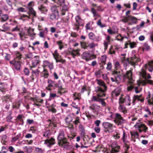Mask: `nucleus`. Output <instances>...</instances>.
Instances as JSON below:
<instances>
[{"mask_svg": "<svg viewBox=\"0 0 153 153\" xmlns=\"http://www.w3.org/2000/svg\"><path fill=\"white\" fill-rule=\"evenodd\" d=\"M145 69H147L149 71L152 72L153 70V61L152 60L149 61L147 63L144 65V67L142 69L140 74L142 76L146 79L144 80L138 81L137 83L139 85H140L143 86L145 85L147 83L150 84H152V81L146 79H150L151 76L149 74H146Z\"/></svg>", "mask_w": 153, "mask_h": 153, "instance_id": "obj_1", "label": "nucleus"}, {"mask_svg": "<svg viewBox=\"0 0 153 153\" xmlns=\"http://www.w3.org/2000/svg\"><path fill=\"white\" fill-rule=\"evenodd\" d=\"M102 88L99 87H97L96 88L95 91L97 93V96H94L92 97L91 101L92 102H99L102 100L100 97H103L105 96V94L103 93Z\"/></svg>", "mask_w": 153, "mask_h": 153, "instance_id": "obj_2", "label": "nucleus"}, {"mask_svg": "<svg viewBox=\"0 0 153 153\" xmlns=\"http://www.w3.org/2000/svg\"><path fill=\"white\" fill-rule=\"evenodd\" d=\"M114 122L118 126L122 125L126 122V120L121 116V115L118 113L114 114Z\"/></svg>", "mask_w": 153, "mask_h": 153, "instance_id": "obj_3", "label": "nucleus"}, {"mask_svg": "<svg viewBox=\"0 0 153 153\" xmlns=\"http://www.w3.org/2000/svg\"><path fill=\"white\" fill-rule=\"evenodd\" d=\"M112 74L114 76L111 77V81L115 82L117 84L119 83L122 78V75L119 74L118 72L115 71L112 72Z\"/></svg>", "mask_w": 153, "mask_h": 153, "instance_id": "obj_4", "label": "nucleus"}, {"mask_svg": "<svg viewBox=\"0 0 153 153\" xmlns=\"http://www.w3.org/2000/svg\"><path fill=\"white\" fill-rule=\"evenodd\" d=\"M123 78L124 80L128 79V83L131 84H133L134 81V80L133 79L132 76V70H131L127 71L126 73L123 75Z\"/></svg>", "mask_w": 153, "mask_h": 153, "instance_id": "obj_5", "label": "nucleus"}, {"mask_svg": "<svg viewBox=\"0 0 153 153\" xmlns=\"http://www.w3.org/2000/svg\"><path fill=\"white\" fill-rule=\"evenodd\" d=\"M134 127L140 132H141L142 131L146 132L148 129V127L146 125L140 122L137 123Z\"/></svg>", "mask_w": 153, "mask_h": 153, "instance_id": "obj_6", "label": "nucleus"}, {"mask_svg": "<svg viewBox=\"0 0 153 153\" xmlns=\"http://www.w3.org/2000/svg\"><path fill=\"white\" fill-rule=\"evenodd\" d=\"M40 71L38 69L32 70L31 72V75L29 79L30 82H33L35 79L37 80L39 76Z\"/></svg>", "mask_w": 153, "mask_h": 153, "instance_id": "obj_7", "label": "nucleus"}, {"mask_svg": "<svg viewBox=\"0 0 153 153\" xmlns=\"http://www.w3.org/2000/svg\"><path fill=\"white\" fill-rule=\"evenodd\" d=\"M28 13L29 16H27L25 14H22L21 16L20 19H22V18H27L28 19H30V16H32L33 18H36L37 17L36 13L34 10L33 8L28 9Z\"/></svg>", "mask_w": 153, "mask_h": 153, "instance_id": "obj_8", "label": "nucleus"}, {"mask_svg": "<svg viewBox=\"0 0 153 153\" xmlns=\"http://www.w3.org/2000/svg\"><path fill=\"white\" fill-rule=\"evenodd\" d=\"M102 126L104 128L107 130V131L110 132H111L113 131V127L115 126L113 124L107 122H104L102 123Z\"/></svg>", "mask_w": 153, "mask_h": 153, "instance_id": "obj_9", "label": "nucleus"}, {"mask_svg": "<svg viewBox=\"0 0 153 153\" xmlns=\"http://www.w3.org/2000/svg\"><path fill=\"white\" fill-rule=\"evenodd\" d=\"M58 144L61 145V143L62 141L66 140L65 137V134L64 132L62 130H60L58 134Z\"/></svg>", "mask_w": 153, "mask_h": 153, "instance_id": "obj_10", "label": "nucleus"}, {"mask_svg": "<svg viewBox=\"0 0 153 153\" xmlns=\"http://www.w3.org/2000/svg\"><path fill=\"white\" fill-rule=\"evenodd\" d=\"M112 149L111 153H115L119 151L120 146L117 145L115 142H113L111 145Z\"/></svg>", "mask_w": 153, "mask_h": 153, "instance_id": "obj_11", "label": "nucleus"}, {"mask_svg": "<svg viewBox=\"0 0 153 153\" xmlns=\"http://www.w3.org/2000/svg\"><path fill=\"white\" fill-rule=\"evenodd\" d=\"M80 51V49L78 48L76 50L72 49L71 50L69 51V54L72 56L73 58H74L76 56H78L80 55L79 52Z\"/></svg>", "mask_w": 153, "mask_h": 153, "instance_id": "obj_12", "label": "nucleus"}, {"mask_svg": "<svg viewBox=\"0 0 153 153\" xmlns=\"http://www.w3.org/2000/svg\"><path fill=\"white\" fill-rule=\"evenodd\" d=\"M10 63L14 65L16 70H20L21 67V64L19 61L14 59L13 61H10Z\"/></svg>", "mask_w": 153, "mask_h": 153, "instance_id": "obj_13", "label": "nucleus"}, {"mask_svg": "<svg viewBox=\"0 0 153 153\" xmlns=\"http://www.w3.org/2000/svg\"><path fill=\"white\" fill-rule=\"evenodd\" d=\"M48 67L50 71L52 70L53 68V63H51L47 60L44 61L43 62V67L44 69L46 67Z\"/></svg>", "mask_w": 153, "mask_h": 153, "instance_id": "obj_14", "label": "nucleus"}, {"mask_svg": "<svg viewBox=\"0 0 153 153\" xmlns=\"http://www.w3.org/2000/svg\"><path fill=\"white\" fill-rule=\"evenodd\" d=\"M96 81L97 82V84L100 86H102L103 88V89H102L103 90V93H104V92L107 90V87L105 83L101 80L97 79Z\"/></svg>", "mask_w": 153, "mask_h": 153, "instance_id": "obj_15", "label": "nucleus"}, {"mask_svg": "<svg viewBox=\"0 0 153 153\" xmlns=\"http://www.w3.org/2000/svg\"><path fill=\"white\" fill-rule=\"evenodd\" d=\"M40 62L39 58V56H35L33 59L32 60L33 66H30V68L34 67L36 66Z\"/></svg>", "mask_w": 153, "mask_h": 153, "instance_id": "obj_16", "label": "nucleus"}, {"mask_svg": "<svg viewBox=\"0 0 153 153\" xmlns=\"http://www.w3.org/2000/svg\"><path fill=\"white\" fill-rule=\"evenodd\" d=\"M34 29L30 27H29L27 29V33L33 39L34 38L36 35V33L34 32Z\"/></svg>", "mask_w": 153, "mask_h": 153, "instance_id": "obj_17", "label": "nucleus"}, {"mask_svg": "<svg viewBox=\"0 0 153 153\" xmlns=\"http://www.w3.org/2000/svg\"><path fill=\"white\" fill-rule=\"evenodd\" d=\"M136 100H137L139 101L142 102L143 101L144 98L142 97L141 95L139 96L137 95H134L133 97L132 100V103L133 105L134 104V102Z\"/></svg>", "mask_w": 153, "mask_h": 153, "instance_id": "obj_18", "label": "nucleus"}, {"mask_svg": "<svg viewBox=\"0 0 153 153\" xmlns=\"http://www.w3.org/2000/svg\"><path fill=\"white\" fill-rule=\"evenodd\" d=\"M118 109L119 111L124 114L127 113V110L126 106L122 104H120L118 107Z\"/></svg>", "mask_w": 153, "mask_h": 153, "instance_id": "obj_19", "label": "nucleus"}, {"mask_svg": "<svg viewBox=\"0 0 153 153\" xmlns=\"http://www.w3.org/2000/svg\"><path fill=\"white\" fill-rule=\"evenodd\" d=\"M55 143V140L53 138H51L49 139L46 140L45 141V144H47L48 146L53 145Z\"/></svg>", "mask_w": 153, "mask_h": 153, "instance_id": "obj_20", "label": "nucleus"}, {"mask_svg": "<svg viewBox=\"0 0 153 153\" xmlns=\"http://www.w3.org/2000/svg\"><path fill=\"white\" fill-rule=\"evenodd\" d=\"M38 9L41 11V13L45 14H46L48 11L46 7L43 4H41L39 6Z\"/></svg>", "mask_w": 153, "mask_h": 153, "instance_id": "obj_21", "label": "nucleus"}, {"mask_svg": "<svg viewBox=\"0 0 153 153\" xmlns=\"http://www.w3.org/2000/svg\"><path fill=\"white\" fill-rule=\"evenodd\" d=\"M90 108L93 111L97 112L100 110V106L96 104H92L90 106Z\"/></svg>", "mask_w": 153, "mask_h": 153, "instance_id": "obj_22", "label": "nucleus"}, {"mask_svg": "<svg viewBox=\"0 0 153 153\" xmlns=\"http://www.w3.org/2000/svg\"><path fill=\"white\" fill-rule=\"evenodd\" d=\"M148 94V97H146L148 102L149 105H153V95H151L150 92Z\"/></svg>", "mask_w": 153, "mask_h": 153, "instance_id": "obj_23", "label": "nucleus"}, {"mask_svg": "<svg viewBox=\"0 0 153 153\" xmlns=\"http://www.w3.org/2000/svg\"><path fill=\"white\" fill-rule=\"evenodd\" d=\"M121 90L120 88H117L112 91V95L113 97H117L120 95Z\"/></svg>", "mask_w": 153, "mask_h": 153, "instance_id": "obj_24", "label": "nucleus"}, {"mask_svg": "<svg viewBox=\"0 0 153 153\" xmlns=\"http://www.w3.org/2000/svg\"><path fill=\"white\" fill-rule=\"evenodd\" d=\"M61 145L58 144L59 146H63V147L65 149H68L69 146V143L67 141V140H65L62 141L61 143Z\"/></svg>", "mask_w": 153, "mask_h": 153, "instance_id": "obj_25", "label": "nucleus"}, {"mask_svg": "<svg viewBox=\"0 0 153 153\" xmlns=\"http://www.w3.org/2000/svg\"><path fill=\"white\" fill-rule=\"evenodd\" d=\"M131 135V139L134 141V142L135 141V140L133 139L134 138H137L138 137V134L137 132L135 131H133L130 132Z\"/></svg>", "mask_w": 153, "mask_h": 153, "instance_id": "obj_26", "label": "nucleus"}, {"mask_svg": "<svg viewBox=\"0 0 153 153\" xmlns=\"http://www.w3.org/2000/svg\"><path fill=\"white\" fill-rule=\"evenodd\" d=\"M79 129L80 131V135L81 136L84 137L85 134V130L83 126L82 125H79Z\"/></svg>", "mask_w": 153, "mask_h": 153, "instance_id": "obj_27", "label": "nucleus"}, {"mask_svg": "<svg viewBox=\"0 0 153 153\" xmlns=\"http://www.w3.org/2000/svg\"><path fill=\"white\" fill-rule=\"evenodd\" d=\"M42 76L44 77L45 78H47L49 75L48 70L45 69H44L42 72Z\"/></svg>", "mask_w": 153, "mask_h": 153, "instance_id": "obj_28", "label": "nucleus"}, {"mask_svg": "<svg viewBox=\"0 0 153 153\" xmlns=\"http://www.w3.org/2000/svg\"><path fill=\"white\" fill-rule=\"evenodd\" d=\"M138 61V59L134 55L131 58L130 62L132 65H134L136 62Z\"/></svg>", "mask_w": 153, "mask_h": 153, "instance_id": "obj_29", "label": "nucleus"}, {"mask_svg": "<svg viewBox=\"0 0 153 153\" xmlns=\"http://www.w3.org/2000/svg\"><path fill=\"white\" fill-rule=\"evenodd\" d=\"M56 105L54 104L51 105L48 108V111H51L53 113H56V110L54 108Z\"/></svg>", "mask_w": 153, "mask_h": 153, "instance_id": "obj_30", "label": "nucleus"}, {"mask_svg": "<svg viewBox=\"0 0 153 153\" xmlns=\"http://www.w3.org/2000/svg\"><path fill=\"white\" fill-rule=\"evenodd\" d=\"M31 99L34 102H39L40 103H42L44 101V100L43 99L37 98H32Z\"/></svg>", "mask_w": 153, "mask_h": 153, "instance_id": "obj_31", "label": "nucleus"}, {"mask_svg": "<svg viewBox=\"0 0 153 153\" xmlns=\"http://www.w3.org/2000/svg\"><path fill=\"white\" fill-rule=\"evenodd\" d=\"M83 57L85 58V59L87 60H89L91 59L90 57L91 55L88 53H83Z\"/></svg>", "mask_w": 153, "mask_h": 153, "instance_id": "obj_32", "label": "nucleus"}, {"mask_svg": "<svg viewBox=\"0 0 153 153\" xmlns=\"http://www.w3.org/2000/svg\"><path fill=\"white\" fill-rule=\"evenodd\" d=\"M97 46V44H96L93 42L90 43H88L87 46L88 48L91 49L95 48L96 46Z\"/></svg>", "mask_w": 153, "mask_h": 153, "instance_id": "obj_33", "label": "nucleus"}, {"mask_svg": "<svg viewBox=\"0 0 153 153\" xmlns=\"http://www.w3.org/2000/svg\"><path fill=\"white\" fill-rule=\"evenodd\" d=\"M51 10L53 13L56 14V15H58V11L57 10V7L56 6H53L51 7Z\"/></svg>", "mask_w": 153, "mask_h": 153, "instance_id": "obj_34", "label": "nucleus"}, {"mask_svg": "<svg viewBox=\"0 0 153 153\" xmlns=\"http://www.w3.org/2000/svg\"><path fill=\"white\" fill-rule=\"evenodd\" d=\"M125 100L126 105H131V99L129 96L127 95L125 97Z\"/></svg>", "mask_w": 153, "mask_h": 153, "instance_id": "obj_35", "label": "nucleus"}, {"mask_svg": "<svg viewBox=\"0 0 153 153\" xmlns=\"http://www.w3.org/2000/svg\"><path fill=\"white\" fill-rule=\"evenodd\" d=\"M73 120V118L70 115H68L65 118V121L68 123H71Z\"/></svg>", "mask_w": 153, "mask_h": 153, "instance_id": "obj_36", "label": "nucleus"}, {"mask_svg": "<svg viewBox=\"0 0 153 153\" xmlns=\"http://www.w3.org/2000/svg\"><path fill=\"white\" fill-rule=\"evenodd\" d=\"M56 43L59 47V49L60 50L64 48V43L62 41L60 40L56 42Z\"/></svg>", "mask_w": 153, "mask_h": 153, "instance_id": "obj_37", "label": "nucleus"}, {"mask_svg": "<svg viewBox=\"0 0 153 153\" xmlns=\"http://www.w3.org/2000/svg\"><path fill=\"white\" fill-rule=\"evenodd\" d=\"M150 47L147 43H145L143 47V51H148L150 49Z\"/></svg>", "mask_w": 153, "mask_h": 153, "instance_id": "obj_38", "label": "nucleus"}, {"mask_svg": "<svg viewBox=\"0 0 153 153\" xmlns=\"http://www.w3.org/2000/svg\"><path fill=\"white\" fill-rule=\"evenodd\" d=\"M106 55L102 56L100 59L101 63L104 65L105 64L106 59Z\"/></svg>", "mask_w": 153, "mask_h": 153, "instance_id": "obj_39", "label": "nucleus"}, {"mask_svg": "<svg viewBox=\"0 0 153 153\" xmlns=\"http://www.w3.org/2000/svg\"><path fill=\"white\" fill-rule=\"evenodd\" d=\"M25 152L27 153H31L32 150V148L31 147L26 146L24 148Z\"/></svg>", "mask_w": 153, "mask_h": 153, "instance_id": "obj_40", "label": "nucleus"}, {"mask_svg": "<svg viewBox=\"0 0 153 153\" xmlns=\"http://www.w3.org/2000/svg\"><path fill=\"white\" fill-rule=\"evenodd\" d=\"M145 111L146 112V114H144V117H148L149 115H151V112L148 108H145Z\"/></svg>", "mask_w": 153, "mask_h": 153, "instance_id": "obj_41", "label": "nucleus"}, {"mask_svg": "<svg viewBox=\"0 0 153 153\" xmlns=\"http://www.w3.org/2000/svg\"><path fill=\"white\" fill-rule=\"evenodd\" d=\"M16 58L14 59L19 60L22 58L21 54L19 52H16L15 53Z\"/></svg>", "mask_w": 153, "mask_h": 153, "instance_id": "obj_42", "label": "nucleus"}, {"mask_svg": "<svg viewBox=\"0 0 153 153\" xmlns=\"http://www.w3.org/2000/svg\"><path fill=\"white\" fill-rule=\"evenodd\" d=\"M34 5V2L33 1L30 2L27 4V9L33 8V7Z\"/></svg>", "mask_w": 153, "mask_h": 153, "instance_id": "obj_43", "label": "nucleus"}, {"mask_svg": "<svg viewBox=\"0 0 153 153\" xmlns=\"http://www.w3.org/2000/svg\"><path fill=\"white\" fill-rule=\"evenodd\" d=\"M97 24L101 27H103L106 26L105 24L102 22L100 20H99L97 22Z\"/></svg>", "mask_w": 153, "mask_h": 153, "instance_id": "obj_44", "label": "nucleus"}, {"mask_svg": "<svg viewBox=\"0 0 153 153\" xmlns=\"http://www.w3.org/2000/svg\"><path fill=\"white\" fill-rule=\"evenodd\" d=\"M91 12L93 13L94 16V17H99L100 15L96 12V10L93 8L91 9Z\"/></svg>", "mask_w": 153, "mask_h": 153, "instance_id": "obj_45", "label": "nucleus"}, {"mask_svg": "<svg viewBox=\"0 0 153 153\" xmlns=\"http://www.w3.org/2000/svg\"><path fill=\"white\" fill-rule=\"evenodd\" d=\"M53 56L55 59L57 58H59L60 56L59 55V54L58 53L57 50H56L54 53H53Z\"/></svg>", "mask_w": 153, "mask_h": 153, "instance_id": "obj_46", "label": "nucleus"}, {"mask_svg": "<svg viewBox=\"0 0 153 153\" xmlns=\"http://www.w3.org/2000/svg\"><path fill=\"white\" fill-rule=\"evenodd\" d=\"M101 39V36L99 35L95 36V35L94 37V38L93 40L97 42H99Z\"/></svg>", "mask_w": 153, "mask_h": 153, "instance_id": "obj_47", "label": "nucleus"}, {"mask_svg": "<svg viewBox=\"0 0 153 153\" xmlns=\"http://www.w3.org/2000/svg\"><path fill=\"white\" fill-rule=\"evenodd\" d=\"M48 85L49 87H53V84L54 83V82L52 80L48 79Z\"/></svg>", "mask_w": 153, "mask_h": 153, "instance_id": "obj_48", "label": "nucleus"}, {"mask_svg": "<svg viewBox=\"0 0 153 153\" xmlns=\"http://www.w3.org/2000/svg\"><path fill=\"white\" fill-rule=\"evenodd\" d=\"M50 134V131L49 130H47L44 132L43 136L44 137H48Z\"/></svg>", "mask_w": 153, "mask_h": 153, "instance_id": "obj_49", "label": "nucleus"}, {"mask_svg": "<svg viewBox=\"0 0 153 153\" xmlns=\"http://www.w3.org/2000/svg\"><path fill=\"white\" fill-rule=\"evenodd\" d=\"M124 102L126 103L125 98H123L122 96L120 97L119 99V105H120V104H122V103H123Z\"/></svg>", "mask_w": 153, "mask_h": 153, "instance_id": "obj_50", "label": "nucleus"}, {"mask_svg": "<svg viewBox=\"0 0 153 153\" xmlns=\"http://www.w3.org/2000/svg\"><path fill=\"white\" fill-rule=\"evenodd\" d=\"M102 74V72L100 70H99L98 71H96L95 73V74L96 76L99 78L100 77Z\"/></svg>", "mask_w": 153, "mask_h": 153, "instance_id": "obj_51", "label": "nucleus"}, {"mask_svg": "<svg viewBox=\"0 0 153 153\" xmlns=\"http://www.w3.org/2000/svg\"><path fill=\"white\" fill-rule=\"evenodd\" d=\"M58 15H56V13H53L50 16V18L51 19H58L56 18L57 16H58Z\"/></svg>", "mask_w": 153, "mask_h": 153, "instance_id": "obj_52", "label": "nucleus"}, {"mask_svg": "<svg viewBox=\"0 0 153 153\" xmlns=\"http://www.w3.org/2000/svg\"><path fill=\"white\" fill-rule=\"evenodd\" d=\"M113 137L116 140L119 139L120 137V134L117 132H116V133L114 134Z\"/></svg>", "mask_w": 153, "mask_h": 153, "instance_id": "obj_53", "label": "nucleus"}, {"mask_svg": "<svg viewBox=\"0 0 153 153\" xmlns=\"http://www.w3.org/2000/svg\"><path fill=\"white\" fill-rule=\"evenodd\" d=\"M88 43H87L85 42H82L81 43V45L82 48L85 49L88 48Z\"/></svg>", "mask_w": 153, "mask_h": 153, "instance_id": "obj_54", "label": "nucleus"}, {"mask_svg": "<svg viewBox=\"0 0 153 153\" xmlns=\"http://www.w3.org/2000/svg\"><path fill=\"white\" fill-rule=\"evenodd\" d=\"M19 35L20 39L22 40H24V37L25 34V32H22L19 33Z\"/></svg>", "mask_w": 153, "mask_h": 153, "instance_id": "obj_55", "label": "nucleus"}, {"mask_svg": "<svg viewBox=\"0 0 153 153\" xmlns=\"http://www.w3.org/2000/svg\"><path fill=\"white\" fill-rule=\"evenodd\" d=\"M95 35L93 33L90 32L89 33L88 37L90 39L93 40L94 37Z\"/></svg>", "mask_w": 153, "mask_h": 153, "instance_id": "obj_56", "label": "nucleus"}, {"mask_svg": "<svg viewBox=\"0 0 153 153\" xmlns=\"http://www.w3.org/2000/svg\"><path fill=\"white\" fill-rule=\"evenodd\" d=\"M75 24V25L77 26L76 28L78 29L79 28V26L82 25L80 20H76V22Z\"/></svg>", "mask_w": 153, "mask_h": 153, "instance_id": "obj_57", "label": "nucleus"}, {"mask_svg": "<svg viewBox=\"0 0 153 153\" xmlns=\"http://www.w3.org/2000/svg\"><path fill=\"white\" fill-rule=\"evenodd\" d=\"M127 135L124 132H123V136L122 137V139L123 142L124 143H125L126 141V140L127 139Z\"/></svg>", "mask_w": 153, "mask_h": 153, "instance_id": "obj_58", "label": "nucleus"}, {"mask_svg": "<svg viewBox=\"0 0 153 153\" xmlns=\"http://www.w3.org/2000/svg\"><path fill=\"white\" fill-rule=\"evenodd\" d=\"M129 45H130V47L131 48H132L135 47L136 45V43L135 42H129Z\"/></svg>", "mask_w": 153, "mask_h": 153, "instance_id": "obj_59", "label": "nucleus"}, {"mask_svg": "<svg viewBox=\"0 0 153 153\" xmlns=\"http://www.w3.org/2000/svg\"><path fill=\"white\" fill-rule=\"evenodd\" d=\"M126 55V54H123L121 55L123 56L121 58V61L122 62L125 63V62L127 61V60L125 57Z\"/></svg>", "mask_w": 153, "mask_h": 153, "instance_id": "obj_60", "label": "nucleus"}, {"mask_svg": "<svg viewBox=\"0 0 153 153\" xmlns=\"http://www.w3.org/2000/svg\"><path fill=\"white\" fill-rule=\"evenodd\" d=\"M74 123L75 124H77L78 123H80V120L79 117H76L75 118V120L74 122Z\"/></svg>", "mask_w": 153, "mask_h": 153, "instance_id": "obj_61", "label": "nucleus"}, {"mask_svg": "<svg viewBox=\"0 0 153 153\" xmlns=\"http://www.w3.org/2000/svg\"><path fill=\"white\" fill-rule=\"evenodd\" d=\"M115 51L112 49V46H111L109 50V53L110 54H115Z\"/></svg>", "mask_w": 153, "mask_h": 153, "instance_id": "obj_62", "label": "nucleus"}, {"mask_svg": "<svg viewBox=\"0 0 153 153\" xmlns=\"http://www.w3.org/2000/svg\"><path fill=\"white\" fill-rule=\"evenodd\" d=\"M35 151L37 153H42V150L39 148L36 147L35 148Z\"/></svg>", "mask_w": 153, "mask_h": 153, "instance_id": "obj_63", "label": "nucleus"}, {"mask_svg": "<svg viewBox=\"0 0 153 153\" xmlns=\"http://www.w3.org/2000/svg\"><path fill=\"white\" fill-rule=\"evenodd\" d=\"M112 67V65L111 62H108L107 64V67L106 68L107 70H109L111 69Z\"/></svg>", "mask_w": 153, "mask_h": 153, "instance_id": "obj_64", "label": "nucleus"}]
</instances>
